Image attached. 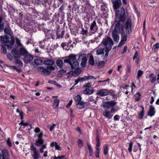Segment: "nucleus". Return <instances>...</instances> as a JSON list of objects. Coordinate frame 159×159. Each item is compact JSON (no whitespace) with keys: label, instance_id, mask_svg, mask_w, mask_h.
I'll return each instance as SVG.
<instances>
[{"label":"nucleus","instance_id":"f257e3e1","mask_svg":"<svg viewBox=\"0 0 159 159\" xmlns=\"http://www.w3.org/2000/svg\"><path fill=\"white\" fill-rule=\"evenodd\" d=\"M114 43L112 39L109 36H107L103 39L96 52L98 55H104V51L105 54L103 56L104 59L107 58L109 54V51L111 50L112 46Z\"/></svg>","mask_w":159,"mask_h":159},{"label":"nucleus","instance_id":"f03ea898","mask_svg":"<svg viewBox=\"0 0 159 159\" xmlns=\"http://www.w3.org/2000/svg\"><path fill=\"white\" fill-rule=\"evenodd\" d=\"M116 10V20L115 21L116 23V24L122 25L120 22H124L126 20V16L125 15V10L124 7H121L120 8H119L118 10Z\"/></svg>","mask_w":159,"mask_h":159},{"label":"nucleus","instance_id":"7ed1b4c3","mask_svg":"<svg viewBox=\"0 0 159 159\" xmlns=\"http://www.w3.org/2000/svg\"><path fill=\"white\" fill-rule=\"evenodd\" d=\"M66 58L64 60V62L69 63L70 65L72 70L79 69V63L77 61L75 60V55L71 54Z\"/></svg>","mask_w":159,"mask_h":159},{"label":"nucleus","instance_id":"20e7f679","mask_svg":"<svg viewBox=\"0 0 159 159\" xmlns=\"http://www.w3.org/2000/svg\"><path fill=\"white\" fill-rule=\"evenodd\" d=\"M37 16L35 13H33L30 14V32H35L38 30L40 29V25L38 24L35 20Z\"/></svg>","mask_w":159,"mask_h":159},{"label":"nucleus","instance_id":"39448f33","mask_svg":"<svg viewBox=\"0 0 159 159\" xmlns=\"http://www.w3.org/2000/svg\"><path fill=\"white\" fill-rule=\"evenodd\" d=\"M82 98L80 95H77L75 98L74 100L76 103L75 105L77 108L80 109L84 108L86 106H88L89 104V102H86L81 101Z\"/></svg>","mask_w":159,"mask_h":159},{"label":"nucleus","instance_id":"423d86ee","mask_svg":"<svg viewBox=\"0 0 159 159\" xmlns=\"http://www.w3.org/2000/svg\"><path fill=\"white\" fill-rule=\"evenodd\" d=\"M121 25L116 24L114 29L112 32V37L113 40L116 43H118L119 40L120 36L118 34H120V31H121Z\"/></svg>","mask_w":159,"mask_h":159},{"label":"nucleus","instance_id":"0eeeda50","mask_svg":"<svg viewBox=\"0 0 159 159\" xmlns=\"http://www.w3.org/2000/svg\"><path fill=\"white\" fill-rule=\"evenodd\" d=\"M120 33L121 34V40L118 46L119 47L123 45L126 42L127 40V34L125 33L124 28L122 25L121 26V31H120Z\"/></svg>","mask_w":159,"mask_h":159},{"label":"nucleus","instance_id":"6e6552de","mask_svg":"<svg viewBox=\"0 0 159 159\" xmlns=\"http://www.w3.org/2000/svg\"><path fill=\"white\" fill-rule=\"evenodd\" d=\"M10 38L7 35H5L3 36H1V40L2 42V43L3 45L5 44H8L9 43L10 45H13L15 43V40L12 37L10 41Z\"/></svg>","mask_w":159,"mask_h":159},{"label":"nucleus","instance_id":"1a4fd4ad","mask_svg":"<svg viewBox=\"0 0 159 159\" xmlns=\"http://www.w3.org/2000/svg\"><path fill=\"white\" fill-rule=\"evenodd\" d=\"M125 29L126 33L127 34H129L132 32V23L131 20L127 19L126 20L124 25H122Z\"/></svg>","mask_w":159,"mask_h":159},{"label":"nucleus","instance_id":"9d476101","mask_svg":"<svg viewBox=\"0 0 159 159\" xmlns=\"http://www.w3.org/2000/svg\"><path fill=\"white\" fill-rule=\"evenodd\" d=\"M30 150L31 151L32 155L34 159H39L40 155L39 151L33 144L30 146Z\"/></svg>","mask_w":159,"mask_h":159},{"label":"nucleus","instance_id":"9b49d317","mask_svg":"<svg viewBox=\"0 0 159 159\" xmlns=\"http://www.w3.org/2000/svg\"><path fill=\"white\" fill-rule=\"evenodd\" d=\"M71 43L72 41L70 40L68 43H62L61 44V46L63 49H65L66 50H71L74 47L73 44L75 43V42H73L72 44H71Z\"/></svg>","mask_w":159,"mask_h":159},{"label":"nucleus","instance_id":"f8f14e48","mask_svg":"<svg viewBox=\"0 0 159 159\" xmlns=\"http://www.w3.org/2000/svg\"><path fill=\"white\" fill-rule=\"evenodd\" d=\"M117 103V102L114 100H112L105 102L103 105V107L109 108L110 107H114Z\"/></svg>","mask_w":159,"mask_h":159},{"label":"nucleus","instance_id":"ddd939ff","mask_svg":"<svg viewBox=\"0 0 159 159\" xmlns=\"http://www.w3.org/2000/svg\"><path fill=\"white\" fill-rule=\"evenodd\" d=\"M48 0H32L31 2L34 4H41L43 6H46V4L48 3Z\"/></svg>","mask_w":159,"mask_h":159},{"label":"nucleus","instance_id":"4468645a","mask_svg":"<svg viewBox=\"0 0 159 159\" xmlns=\"http://www.w3.org/2000/svg\"><path fill=\"white\" fill-rule=\"evenodd\" d=\"M113 4V7L114 10H117L121 5L120 0H111Z\"/></svg>","mask_w":159,"mask_h":159},{"label":"nucleus","instance_id":"2eb2a0df","mask_svg":"<svg viewBox=\"0 0 159 159\" xmlns=\"http://www.w3.org/2000/svg\"><path fill=\"white\" fill-rule=\"evenodd\" d=\"M107 89H102L98 90L96 94L100 97L105 96L107 95Z\"/></svg>","mask_w":159,"mask_h":159},{"label":"nucleus","instance_id":"dca6fc26","mask_svg":"<svg viewBox=\"0 0 159 159\" xmlns=\"http://www.w3.org/2000/svg\"><path fill=\"white\" fill-rule=\"evenodd\" d=\"M98 27L96 24V22L95 20H93L90 24V29L91 31L95 32L98 30Z\"/></svg>","mask_w":159,"mask_h":159},{"label":"nucleus","instance_id":"f3484780","mask_svg":"<svg viewBox=\"0 0 159 159\" xmlns=\"http://www.w3.org/2000/svg\"><path fill=\"white\" fill-rule=\"evenodd\" d=\"M94 91V90L93 87H91L90 88H85L83 91V93L86 95H90L92 94Z\"/></svg>","mask_w":159,"mask_h":159},{"label":"nucleus","instance_id":"a211bd4d","mask_svg":"<svg viewBox=\"0 0 159 159\" xmlns=\"http://www.w3.org/2000/svg\"><path fill=\"white\" fill-rule=\"evenodd\" d=\"M43 62L42 60L39 58H35L34 60V63L33 64L34 67H37L38 66L42 65Z\"/></svg>","mask_w":159,"mask_h":159},{"label":"nucleus","instance_id":"6ab92c4d","mask_svg":"<svg viewBox=\"0 0 159 159\" xmlns=\"http://www.w3.org/2000/svg\"><path fill=\"white\" fill-rule=\"evenodd\" d=\"M11 53L14 56L15 59H17L20 57V54L18 50L13 48L11 50Z\"/></svg>","mask_w":159,"mask_h":159},{"label":"nucleus","instance_id":"aec40b11","mask_svg":"<svg viewBox=\"0 0 159 159\" xmlns=\"http://www.w3.org/2000/svg\"><path fill=\"white\" fill-rule=\"evenodd\" d=\"M155 111L154 107L152 106H150L149 111L148 113V115L152 117L155 115Z\"/></svg>","mask_w":159,"mask_h":159},{"label":"nucleus","instance_id":"412c9836","mask_svg":"<svg viewBox=\"0 0 159 159\" xmlns=\"http://www.w3.org/2000/svg\"><path fill=\"white\" fill-rule=\"evenodd\" d=\"M2 153H0V159H5V157L8 156V153L7 151L5 149L2 150L1 151Z\"/></svg>","mask_w":159,"mask_h":159},{"label":"nucleus","instance_id":"4be33fe9","mask_svg":"<svg viewBox=\"0 0 159 159\" xmlns=\"http://www.w3.org/2000/svg\"><path fill=\"white\" fill-rule=\"evenodd\" d=\"M46 36L48 39H50L52 38L53 39H55V37H54L52 31L51 30H48V31L46 33Z\"/></svg>","mask_w":159,"mask_h":159},{"label":"nucleus","instance_id":"5701e85b","mask_svg":"<svg viewBox=\"0 0 159 159\" xmlns=\"http://www.w3.org/2000/svg\"><path fill=\"white\" fill-rule=\"evenodd\" d=\"M102 115L106 118L108 119H111L113 116V115L111 114L109 111H103Z\"/></svg>","mask_w":159,"mask_h":159},{"label":"nucleus","instance_id":"b1692460","mask_svg":"<svg viewBox=\"0 0 159 159\" xmlns=\"http://www.w3.org/2000/svg\"><path fill=\"white\" fill-rule=\"evenodd\" d=\"M44 142V140L43 139H37L35 142V144L37 146H40Z\"/></svg>","mask_w":159,"mask_h":159},{"label":"nucleus","instance_id":"393cba45","mask_svg":"<svg viewBox=\"0 0 159 159\" xmlns=\"http://www.w3.org/2000/svg\"><path fill=\"white\" fill-rule=\"evenodd\" d=\"M60 102V101L58 99H56L54 100L52 105V107L54 109H55L58 108Z\"/></svg>","mask_w":159,"mask_h":159},{"label":"nucleus","instance_id":"a878e982","mask_svg":"<svg viewBox=\"0 0 159 159\" xmlns=\"http://www.w3.org/2000/svg\"><path fill=\"white\" fill-rule=\"evenodd\" d=\"M19 51L20 55H21L23 56L27 55L28 53L27 51L23 47L20 48L19 49Z\"/></svg>","mask_w":159,"mask_h":159},{"label":"nucleus","instance_id":"bb28decb","mask_svg":"<svg viewBox=\"0 0 159 159\" xmlns=\"http://www.w3.org/2000/svg\"><path fill=\"white\" fill-rule=\"evenodd\" d=\"M87 145L89 150V157H92L93 156V150L91 146L89 143H87Z\"/></svg>","mask_w":159,"mask_h":159},{"label":"nucleus","instance_id":"cd10ccee","mask_svg":"<svg viewBox=\"0 0 159 159\" xmlns=\"http://www.w3.org/2000/svg\"><path fill=\"white\" fill-rule=\"evenodd\" d=\"M55 61L53 60L50 59L45 60L43 62V63L45 65H47V66L53 65Z\"/></svg>","mask_w":159,"mask_h":159},{"label":"nucleus","instance_id":"c85d7f7f","mask_svg":"<svg viewBox=\"0 0 159 159\" xmlns=\"http://www.w3.org/2000/svg\"><path fill=\"white\" fill-rule=\"evenodd\" d=\"M16 111L17 112L19 113L20 116V118L22 120L23 119V112L22 111H20L19 109H16ZM24 123V121L23 120H22L21 122L19 124L23 125Z\"/></svg>","mask_w":159,"mask_h":159},{"label":"nucleus","instance_id":"c756f323","mask_svg":"<svg viewBox=\"0 0 159 159\" xmlns=\"http://www.w3.org/2000/svg\"><path fill=\"white\" fill-rule=\"evenodd\" d=\"M109 151V147L107 144H104L103 146V153L105 155H107Z\"/></svg>","mask_w":159,"mask_h":159},{"label":"nucleus","instance_id":"7c9ffc66","mask_svg":"<svg viewBox=\"0 0 159 159\" xmlns=\"http://www.w3.org/2000/svg\"><path fill=\"white\" fill-rule=\"evenodd\" d=\"M65 16L64 13H59V15L58 18L57 19L58 22L61 23L64 19Z\"/></svg>","mask_w":159,"mask_h":159},{"label":"nucleus","instance_id":"2f4dec72","mask_svg":"<svg viewBox=\"0 0 159 159\" xmlns=\"http://www.w3.org/2000/svg\"><path fill=\"white\" fill-rule=\"evenodd\" d=\"M52 70H48L47 68L43 69L42 71V74L45 75H48L51 73Z\"/></svg>","mask_w":159,"mask_h":159},{"label":"nucleus","instance_id":"473e14b6","mask_svg":"<svg viewBox=\"0 0 159 159\" xmlns=\"http://www.w3.org/2000/svg\"><path fill=\"white\" fill-rule=\"evenodd\" d=\"M96 145L95 148H99V147L101 145V143L99 139V136L98 134H97L96 136Z\"/></svg>","mask_w":159,"mask_h":159},{"label":"nucleus","instance_id":"72a5a7b5","mask_svg":"<svg viewBox=\"0 0 159 159\" xmlns=\"http://www.w3.org/2000/svg\"><path fill=\"white\" fill-rule=\"evenodd\" d=\"M56 63L57 65L60 68H62L63 65V62L62 60L61 59H58L56 61Z\"/></svg>","mask_w":159,"mask_h":159},{"label":"nucleus","instance_id":"f704fd0d","mask_svg":"<svg viewBox=\"0 0 159 159\" xmlns=\"http://www.w3.org/2000/svg\"><path fill=\"white\" fill-rule=\"evenodd\" d=\"M24 62L25 63H28L30 62V55H25L23 58Z\"/></svg>","mask_w":159,"mask_h":159},{"label":"nucleus","instance_id":"c9c22d12","mask_svg":"<svg viewBox=\"0 0 159 159\" xmlns=\"http://www.w3.org/2000/svg\"><path fill=\"white\" fill-rule=\"evenodd\" d=\"M149 78L151 79L150 82L151 83L154 82L156 80V76L153 73L150 74Z\"/></svg>","mask_w":159,"mask_h":159},{"label":"nucleus","instance_id":"e433bc0d","mask_svg":"<svg viewBox=\"0 0 159 159\" xmlns=\"http://www.w3.org/2000/svg\"><path fill=\"white\" fill-rule=\"evenodd\" d=\"M79 69H74L72 70V75L75 76H78L80 74V71H79Z\"/></svg>","mask_w":159,"mask_h":159},{"label":"nucleus","instance_id":"4c0bfd02","mask_svg":"<svg viewBox=\"0 0 159 159\" xmlns=\"http://www.w3.org/2000/svg\"><path fill=\"white\" fill-rule=\"evenodd\" d=\"M107 95L110 94L112 96L113 98H115V97L116 95L115 94V91L114 90H112V89H110V90L107 89Z\"/></svg>","mask_w":159,"mask_h":159},{"label":"nucleus","instance_id":"58836bf2","mask_svg":"<svg viewBox=\"0 0 159 159\" xmlns=\"http://www.w3.org/2000/svg\"><path fill=\"white\" fill-rule=\"evenodd\" d=\"M87 61V59L86 57H84L82 59L81 65L82 67H84L85 66Z\"/></svg>","mask_w":159,"mask_h":159},{"label":"nucleus","instance_id":"ea45409f","mask_svg":"<svg viewBox=\"0 0 159 159\" xmlns=\"http://www.w3.org/2000/svg\"><path fill=\"white\" fill-rule=\"evenodd\" d=\"M89 62V64L92 66H93L94 65L95 62L94 58L93 55L90 56Z\"/></svg>","mask_w":159,"mask_h":159},{"label":"nucleus","instance_id":"a19ab883","mask_svg":"<svg viewBox=\"0 0 159 159\" xmlns=\"http://www.w3.org/2000/svg\"><path fill=\"white\" fill-rule=\"evenodd\" d=\"M40 52L39 50V49L38 48H35V49H33L32 51V53H34V56L37 57V56L39 55V53Z\"/></svg>","mask_w":159,"mask_h":159},{"label":"nucleus","instance_id":"79ce46f5","mask_svg":"<svg viewBox=\"0 0 159 159\" xmlns=\"http://www.w3.org/2000/svg\"><path fill=\"white\" fill-rule=\"evenodd\" d=\"M15 63L16 65H18L20 67H21L23 66L22 62L20 60L17 59H15Z\"/></svg>","mask_w":159,"mask_h":159},{"label":"nucleus","instance_id":"37998d69","mask_svg":"<svg viewBox=\"0 0 159 159\" xmlns=\"http://www.w3.org/2000/svg\"><path fill=\"white\" fill-rule=\"evenodd\" d=\"M83 140L80 139H79L78 140V147L80 148L83 146Z\"/></svg>","mask_w":159,"mask_h":159},{"label":"nucleus","instance_id":"c03bdc74","mask_svg":"<svg viewBox=\"0 0 159 159\" xmlns=\"http://www.w3.org/2000/svg\"><path fill=\"white\" fill-rule=\"evenodd\" d=\"M141 96V94L139 92H137L135 95V100L136 102L139 101L140 99V98Z\"/></svg>","mask_w":159,"mask_h":159},{"label":"nucleus","instance_id":"a18cd8bd","mask_svg":"<svg viewBox=\"0 0 159 159\" xmlns=\"http://www.w3.org/2000/svg\"><path fill=\"white\" fill-rule=\"evenodd\" d=\"M59 15V13H55V14L52 17V20L53 21H56L58 22L57 19L58 18V16Z\"/></svg>","mask_w":159,"mask_h":159},{"label":"nucleus","instance_id":"49530a36","mask_svg":"<svg viewBox=\"0 0 159 159\" xmlns=\"http://www.w3.org/2000/svg\"><path fill=\"white\" fill-rule=\"evenodd\" d=\"M95 156L96 158L99 157L100 148H95Z\"/></svg>","mask_w":159,"mask_h":159},{"label":"nucleus","instance_id":"de8ad7c7","mask_svg":"<svg viewBox=\"0 0 159 159\" xmlns=\"http://www.w3.org/2000/svg\"><path fill=\"white\" fill-rule=\"evenodd\" d=\"M39 46L40 48L43 49L45 48V46L44 45V40H42L41 41L39 42Z\"/></svg>","mask_w":159,"mask_h":159},{"label":"nucleus","instance_id":"09e8293b","mask_svg":"<svg viewBox=\"0 0 159 159\" xmlns=\"http://www.w3.org/2000/svg\"><path fill=\"white\" fill-rule=\"evenodd\" d=\"M4 45L1 44V46L2 48H1V51L4 54H6L7 53L6 48L4 46Z\"/></svg>","mask_w":159,"mask_h":159},{"label":"nucleus","instance_id":"8fccbe9b","mask_svg":"<svg viewBox=\"0 0 159 159\" xmlns=\"http://www.w3.org/2000/svg\"><path fill=\"white\" fill-rule=\"evenodd\" d=\"M105 62L104 61H101L99 62L98 64V68H101L104 66Z\"/></svg>","mask_w":159,"mask_h":159},{"label":"nucleus","instance_id":"3c124183","mask_svg":"<svg viewBox=\"0 0 159 159\" xmlns=\"http://www.w3.org/2000/svg\"><path fill=\"white\" fill-rule=\"evenodd\" d=\"M133 146V143L132 141H130L129 143V147L128 148V150L129 153L132 152Z\"/></svg>","mask_w":159,"mask_h":159},{"label":"nucleus","instance_id":"603ef678","mask_svg":"<svg viewBox=\"0 0 159 159\" xmlns=\"http://www.w3.org/2000/svg\"><path fill=\"white\" fill-rule=\"evenodd\" d=\"M143 71L141 70H139L137 72V78L139 79L143 75Z\"/></svg>","mask_w":159,"mask_h":159},{"label":"nucleus","instance_id":"864d4df0","mask_svg":"<svg viewBox=\"0 0 159 159\" xmlns=\"http://www.w3.org/2000/svg\"><path fill=\"white\" fill-rule=\"evenodd\" d=\"M65 5L64 4H62L58 9V12L60 13H64L63 11L65 9Z\"/></svg>","mask_w":159,"mask_h":159},{"label":"nucleus","instance_id":"5fc2aeb1","mask_svg":"<svg viewBox=\"0 0 159 159\" xmlns=\"http://www.w3.org/2000/svg\"><path fill=\"white\" fill-rule=\"evenodd\" d=\"M159 48V43H157L154 44L152 48V50L154 51H156L157 50L156 49H157Z\"/></svg>","mask_w":159,"mask_h":159},{"label":"nucleus","instance_id":"6e6d98bb","mask_svg":"<svg viewBox=\"0 0 159 159\" xmlns=\"http://www.w3.org/2000/svg\"><path fill=\"white\" fill-rule=\"evenodd\" d=\"M91 82H89L86 83L85 85H84L83 87L85 88H91Z\"/></svg>","mask_w":159,"mask_h":159},{"label":"nucleus","instance_id":"4d7b16f0","mask_svg":"<svg viewBox=\"0 0 159 159\" xmlns=\"http://www.w3.org/2000/svg\"><path fill=\"white\" fill-rule=\"evenodd\" d=\"M85 77L86 80H92V79L96 80V78H95V77H94L93 76H91V75H89V76H85Z\"/></svg>","mask_w":159,"mask_h":159},{"label":"nucleus","instance_id":"13d9d810","mask_svg":"<svg viewBox=\"0 0 159 159\" xmlns=\"http://www.w3.org/2000/svg\"><path fill=\"white\" fill-rule=\"evenodd\" d=\"M4 32L6 34H7L11 35L10 31L9 28H8L5 27L4 28Z\"/></svg>","mask_w":159,"mask_h":159},{"label":"nucleus","instance_id":"bf43d9fd","mask_svg":"<svg viewBox=\"0 0 159 159\" xmlns=\"http://www.w3.org/2000/svg\"><path fill=\"white\" fill-rule=\"evenodd\" d=\"M126 67V73H130L131 69V65L129 64H127Z\"/></svg>","mask_w":159,"mask_h":159},{"label":"nucleus","instance_id":"052dcab7","mask_svg":"<svg viewBox=\"0 0 159 159\" xmlns=\"http://www.w3.org/2000/svg\"><path fill=\"white\" fill-rule=\"evenodd\" d=\"M81 34L82 35H84L87 34L88 32V30H84V28L83 27L81 28Z\"/></svg>","mask_w":159,"mask_h":159},{"label":"nucleus","instance_id":"680f3d73","mask_svg":"<svg viewBox=\"0 0 159 159\" xmlns=\"http://www.w3.org/2000/svg\"><path fill=\"white\" fill-rule=\"evenodd\" d=\"M144 112H143V111H141L139 113L138 118L141 120L142 119L144 116Z\"/></svg>","mask_w":159,"mask_h":159},{"label":"nucleus","instance_id":"e2e57ef3","mask_svg":"<svg viewBox=\"0 0 159 159\" xmlns=\"http://www.w3.org/2000/svg\"><path fill=\"white\" fill-rule=\"evenodd\" d=\"M101 9L102 11H107V6H101Z\"/></svg>","mask_w":159,"mask_h":159},{"label":"nucleus","instance_id":"0e129e2a","mask_svg":"<svg viewBox=\"0 0 159 159\" xmlns=\"http://www.w3.org/2000/svg\"><path fill=\"white\" fill-rule=\"evenodd\" d=\"M120 116L118 115H116L114 117L113 119L114 121H119L120 120Z\"/></svg>","mask_w":159,"mask_h":159},{"label":"nucleus","instance_id":"69168bd1","mask_svg":"<svg viewBox=\"0 0 159 159\" xmlns=\"http://www.w3.org/2000/svg\"><path fill=\"white\" fill-rule=\"evenodd\" d=\"M47 69L50 70H54L55 69V68L53 66H52V65H50L47 66Z\"/></svg>","mask_w":159,"mask_h":159},{"label":"nucleus","instance_id":"338daca9","mask_svg":"<svg viewBox=\"0 0 159 159\" xmlns=\"http://www.w3.org/2000/svg\"><path fill=\"white\" fill-rule=\"evenodd\" d=\"M7 144L9 146V147H11L12 143L10 138H8L7 139Z\"/></svg>","mask_w":159,"mask_h":159},{"label":"nucleus","instance_id":"774afa93","mask_svg":"<svg viewBox=\"0 0 159 159\" xmlns=\"http://www.w3.org/2000/svg\"><path fill=\"white\" fill-rule=\"evenodd\" d=\"M65 156L64 155H61L60 156H58L57 157H56L55 156L53 158V159H63L64 158Z\"/></svg>","mask_w":159,"mask_h":159}]
</instances>
